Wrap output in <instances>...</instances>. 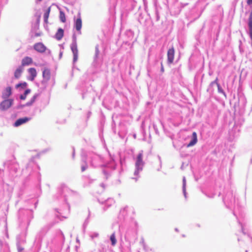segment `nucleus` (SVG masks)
<instances>
[{
	"instance_id": "nucleus-25",
	"label": "nucleus",
	"mask_w": 252,
	"mask_h": 252,
	"mask_svg": "<svg viewBox=\"0 0 252 252\" xmlns=\"http://www.w3.org/2000/svg\"><path fill=\"white\" fill-rule=\"evenodd\" d=\"M183 182H184L183 188H185V179H184V180H183Z\"/></svg>"
},
{
	"instance_id": "nucleus-21",
	"label": "nucleus",
	"mask_w": 252,
	"mask_h": 252,
	"mask_svg": "<svg viewBox=\"0 0 252 252\" xmlns=\"http://www.w3.org/2000/svg\"><path fill=\"white\" fill-rule=\"evenodd\" d=\"M36 97H37V95H34L32 98L30 102H28L26 103V105L27 106H30L31 105L35 100L36 98Z\"/></svg>"
},
{
	"instance_id": "nucleus-6",
	"label": "nucleus",
	"mask_w": 252,
	"mask_h": 252,
	"mask_svg": "<svg viewBox=\"0 0 252 252\" xmlns=\"http://www.w3.org/2000/svg\"><path fill=\"white\" fill-rule=\"evenodd\" d=\"M175 50L172 47L169 49L167 51V58L168 62L169 63H172L173 62L174 59Z\"/></svg>"
},
{
	"instance_id": "nucleus-15",
	"label": "nucleus",
	"mask_w": 252,
	"mask_h": 252,
	"mask_svg": "<svg viewBox=\"0 0 252 252\" xmlns=\"http://www.w3.org/2000/svg\"><path fill=\"white\" fill-rule=\"evenodd\" d=\"M51 10V7H49L48 8V9L46 10V12L44 14V22L46 23H48V19L49 16V14Z\"/></svg>"
},
{
	"instance_id": "nucleus-16",
	"label": "nucleus",
	"mask_w": 252,
	"mask_h": 252,
	"mask_svg": "<svg viewBox=\"0 0 252 252\" xmlns=\"http://www.w3.org/2000/svg\"><path fill=\"white\" fill-rule=\"evenodd\" d=\"M60 19L63 23H65L66 22L65 15L62 11H60Z\"/></svg>"
},
{
	"instance_id": "nucleus-18",
	"label": "nucleus",
	"mask_w": 252,
	"mask_h": 252,
	"mask_svg": "<svg viewBox=\"0 0 252 252\" xmlns=\"http://www.w3.org/2000/svg\"><path fill=\"white\" fill-rule=\"evenodd\" d=\"M31 92V90L30 89H27L25 91V93L23 94H22L20 95V99L24 100L26 99L27 95L29 94Z\"/></svg>"
},
{
	"instance_id": "nucleus-4",
	"label": "nucleus",
	"mask_w": 252,
	"mask_h": 252,
	"mask_svg": "<svg viewBox=\"0 0 252 252\" xmlns=\"http://www.w3.org/2000/svg\"><path fill=\"white\" fill-rule=\"evenodd\" d=\"M33 49L38 53H44L46 50L47 47L42 42H38L34 44Z\"/></svg>"
},
{
	"instance_id": "nucleus-29",
	"label": "nucleus",
	"mask_w": 252,
	"mask_h": 252,
	"mask_svg": "<svg viewBox=\"0 0 252 252\" xmlns=\"http://www.w3.org/2000/svg\"><path fill=\"white\" fill-rule=\"evenodd\" d=\"M161 70H162V71H163V68H161Z\"/></svg>"
},
{
	"instance_id": "nucleus-3",
	"label": "nucleus",
	"mask_w": 252,
	"mask_h": 252,
	"mask_svg": "<svg viewBox=\"0 0 252 252\" xmlns=\"http://www.w3.org/2000/svg\"><path fill=\"white\" fill-rule=\"evenodd\" d=\"M51 74L50 70L49 68H45L42 71L43 80L42 83H47L51 78Z\"/></svg>"
},
{
	"instance_id": "nucleus-1",
	"label": "nucleus",
	"mask_w": 252,
	"mask_h": 252,
	"mask_svg": "<svg viewBox=\"0 0 252 252\" xmlns=\"http://www.w3.org/2000/svg\"><path fill=\"white\" fill-rule=\"evenodd\" d=\"M143 164V153L141 152L138 154L136 158V161L135 162L136 170L134 172L135 175H137L139 171L142 170V166Z\"/></svg>"
},
{
	"instance_id": "nucleus-22",
	"label": "nucleus",
	"mask_w": 252,
	"mask_h": 252,
	"mask_svg": "<svg viewBox=\"0 0 252 252\" xmlns=\"http://www.w3.org/2000/svg\"><path fill=\"white\" fill-rule=\"evenodd\" d=\"M95 53H96V56H97L99 54V49L97 47L95 48Z\"/></svg>"
},
{
	"instance_id": "nucleus-14",
	"label": "nucleus",
	"mask_w": 252,
	"mask_h": 252,
	"mask_svg": "<svg viewBox=\"0 0 252 252\" xmlns=\"http://www.w3.org/2000/svg\"><path fill=\"white\" fill-rule=\"evenodd\" d=\"M64 32L63 30L60 28L58 29L57 32L55 34V37L58 40H61L63 36Z\"/></svg>"
},
{
	"instance_id": "nucleus-9",
	"label": "nucleus",
	"mask_w": 252,
	"mask_h": 252,
	"mask_svg": "<svg viewBox=\"0 0 252 252\" xmlns=\"http://www.w3.org/2000/svg\"><path fill=\"white\" fill-rule=\"evenodd\" d=\"M29 120L30 118L27 117L20 118L15 122L14 125L15 126H18L23 124L27 123L28 121H29Z\"/></svg>"
},
{
	"instance_id": "nucleus-19",
	"label": "nucleus",
	"mask_w": 252,
	"mask_h": 252,
	"mask_svg": "<svg viewBox=\"0 0 252 252\" xmlns=\"http://www.w3.org/2000/svg\"><path fill=\"white\" fill-rule=\"evenodd\" d=\"M110 240L111 241V243H112V245L113 246H114L116 244V242H117V240L116 239V238H115V233H113L111 236H110Z\"/></svg>"
},
{
	"instance_id": "nucleus-28",
	"label": "nucleus",
	"mask_w": 252,
	"mask_h": 252,
	"mask_svg": "<svg viewBox=\"0 0 252 252\" xmlns=\"http://www.w3.org/2000/svg\"><path fill=\"white\" fill-rule=\"evenodd\" d=\"M184 195H186V192H185V190H184Z\"/></svg>"
},
{
	"instance_id": "nucleus-23",
	"label": "nucleus",
	"mask_w": 252,
	"mask_h": 252,
	"mask_svg": "<svg viewBox=\"0 0 252 252\" xmlns=\"http://www.w3.org/2000/svg\"><path fill=\"white\" fill-rule=\"evenodd\" d=\"M41 35H42V33H41V32L36 33L35 34V35H34V36H35V37L40 36H41Z\"/></svg>"
},
{
	"instance_id": "nucleus-5",
	"label": "nucleus",
	"mask_w": 252,
	"mask_h": 252,
	"mask_svg": "<svg viewBox=\"0 0 252 252\" xmlns=\"http://www.w3.org/2000/svg\"><path fill=\"white\" fill-rule=\"evenodd\" d=\"M13 103V99H8L2 101L0 104V108L2 110L8 109Z\"/></svg>"
},
{
	"instance_id": "nucleus-10",
	"label": "nucleus",
	"mask_w": 252,
	"mask_h": 252,
	"mask_svg": "<svg viewBox=\"0 0 252 252\" xmlns=\"http://www.w3.org/2000/svg\"><path fill=\"white\" fill-rule=\"evenodd\" d=\"M192 140L188 144L187 147H189L194 146L197 142V134L195 132H193L192 134Z\"/></svg>"
},
{
	"instance_id": "nucleus-13",
	"label": "nucleus",
	"mask_w": 252,
	"mask_h": 252,
	"mask_svg": "<svg viewBox=\"0 0 252 252\" xmlns=\"http://www.w3.org/2000/svg\"><path fill=\"white\" fill-rule=\"evenodd\" d=\"M23 70L24 68L22 66H20L18 68H17L14 72L15 78L16 79L20 78Z\"/></svg>"
},
{
	"instance_id": "nucleus-17",
	"label": "nucleus",
	"mask_w": 252,
	"mask_h": 252,
	"mask_svg": "<svg viewBox=\"0 0 252 252\" xmlns=\"http://www.w3.org/2000/svg\"><path fill=\"white\" fill-rule=\"evenodd\" d=\"M249 27L250 28V31L252 32V11L251 12L249 18Z\"/></svg>"
},
{
	"instance_id": "nucleus-27",
	"label": "nucleus",
	"mask_w": 252,
	"mask_h": 252,
	"mask_svg": "<svg viewBox=\"0 0 252 252\" xmlns=\"http://www.w3.org/2000/svg\"><path fill=\"white\" fill-rule=\"evenodd\" d=\"M250 35H251V37L252 38V32H250Z\"/></svg>"
},
{
	"instance_id": "nucleus-7",
	"label": "nucleus",
	"mask_w": 252,
	"mask_h": 252,
	"mask_svg": "<svg viewBox=\"0 0 252 252\" xmlns=\"http://www.w3.org/2000/svg\"><path fill=\"white\" fill-rule=\"evenodd\" d=\"M28 71L30 74V76L28 78V80L33 81L37 76V72L35 68L31 67L28 69Z\"/></svg>"
},
{
	"instance_id": "nucleus-26",
	"label": "nucleus",
	"mask_w": 252,
	"mask_h": 252,
	"mask_svg": "<svg viewBox=\"0 0 252 252\" xmlns=\"http://www.w3.org/2000/svg\"><path fill=\"white\" fill-rule=\"evenodd\" d=\"M85 170V168L84 167H82V170L84 171Z\"/></svg>"
},
{
	"instance_id": "nucleus-11",
	"label": "nucleus",
	"mask_w": 252,
	"mask_h": 252,
	"mask_svg": "<svg viewBox=\"0 0 252 252\" xmlns=\"http://www.w3.org/2000/svg\"><path fill=\"white\" fill-rule=\"evenodd\" d=\"M12 94L11 88L7 87L2 93V96L3 98H8Z\"/></svg>"
},
{
	"instance_id": "nucleus-12",
	"label": "nucleus",
	"mask_w": 252,
	"mask_h": 252,
	"mask_svg": "<svg viewBox=\"0 0 252 252\" xmlns=\"http://www.w3.org/2000/svg\"><path fill=\"white\" fill-rule=\"evenodd\" d=\"M82 22L80 17L77 18L75 22L74 27L77 31H80L82 28Z\"/></svg>"
},
{
	"instance_id": "nucleus-20",
	"label": "nucleus",
	"mask_w": 252,
	"mask_h": 252,
	"mask_svg": "<svg viewBox=\"0 0 252 252\" xmlns=\"http://www.w3.org/2000/svg\"><path fill=\"white\" fill-rule=\"evenodd\" d=\"M27 86V83L26 82H23L22 83H19V84H17L16 85V88H19L21 87L23 89H24V88H26Z\"/></svg>"
},
{
	"instance_id": "nucleus-8",
	"label": "nucleus",
	"mask_w": 252,
	"mask_h": 252,
	"mask_svg": "<svg viewBox=\"0 0 252 252\" xmlns=\"http://www.w3.org/2000/svg\"><path fill=\"white\" fill-rule=\"evenodd\" d=\"M32 62L33 61L32 58L29 57H25L22 60L21 66L23 67L24 66L29 65L31 64Z\"/></svg>"
},
{
	"instance_id": "nucleus-2",
	"label": "nucleus",
	"mask_w": 252,
	"mask_h": 252,
	"mask_svg": "<svg viewBox=\"0 0 252 252\" xmlns=\"http://www.w3.org/2000/svg\"><path fill=\"white\" fill-rule=\"evenodd\" d=\"M70 48L73 56V63H75L78 59V50L75 40L72 43Z\"/></svg>"
},
{
	"instance_id": "nucleus-30",
	"label": "nucleus",
	"mask_w": 252,
	"mask_h": 252,
	"mask_svg": "<svg viewBox=\"0 0 252 252\" xmlns=\"http://www.w3.org/2000/svg\"><path fill=\"white\" fill-rule=\"evenodd\" d=\"M38 0V1H41L42 0Z\"/></svg>"
},
{
	"instance_id": "nucleus-24",
	"label": "nucleus",
	"mask_w": 252,
	"mask_h": 252,
	"mask_svg": "<svg viewBox=\"0 0 252 252\" xmlns=\"http://www.w3.org/2000/svg\"><path fill=\"white\" fill-rule=\"evenodd\" d=\"M247 3L249 5L252 4V0H247Z\"/></svg>"
}]
</instances>
